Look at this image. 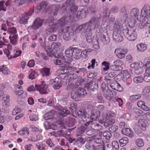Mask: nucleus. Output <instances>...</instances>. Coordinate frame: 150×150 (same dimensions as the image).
Returning a JSON list of instances; mask_svg holds the SVG:
<instances>
[{
    "instance_id": "1",
    "label": "nucleus",
    "mask_w": 150,
    "mask_h": 150,
    "mask_svg": "<svg viewBox=\"0 0 150 150\" xmlns=\"http://www.w3.org/2000/svg\"><path fill=\"white\" fill-rule=\"evenodd\" d=\"M86 90L84 88H79L75 91H72L71 94V98L76 101H79L87 94Z\"/></svg>"
},
{
    "instance_id": "2",
    "label": "nucleus",
    "mask_w": 150,
    "mask_h": 150,
    "mask_svg": "<svg viewBox=\"0 0 150 150\" xmlns=\"http://www.w3.org/2000/svg\"><path fill=\"white\" fill-rule=\"evenodd\" d=\"M70 29L69 27L66 26L62 30L63 32L64 33L63 38L65 40H69L74 35V30Z\"/></svg>"
},
{
    "instance_id": "3",
    "label": "nucleus",
    "mask_w": 150,
    "mask_h": 150,
    "mask_svg": "<svg viewBox=\"0 0 150 150\" xmlns=\"http://www.w3.org/2000/svg\"><path fill=\"white\" fill-rule=\"evenodd\" d=\"M8 32L10 33V35L9 39L10 40V42L13 45H16L17 43V38L18 35L16 34L17 30L15 27H12L8 29Z\"/></svg>"
},
{
    "instance_id": "4",
    "label": "nucleus",
    "mask_w": 150,
    "mask_h": 150,
    "mask_svg": "<svg viewBox=\"0 0 150 150\" xmlns=\"http://www.w3.org/2000/svg\"><path fill=\"white\" fill-rule=\"evenodd\" d=\"M67 141V143L72 144L73 145L79 147L81 146L85 142V140L81 137L77 138L76 140L75 139L69 137Z\"/></svg>"
},
{
    "instance_id": "5",
    "label": "nucleus",
    "mask_w": 150,
    "mask_h": 150,
    "mask_svg": "<svg viewBox=\"0 0 150 150\" xmlns=\"http://www.w3.org/2000/svg\"><path fill=\"white\" fill-rule=\"evenodd\" d=\"M99 19L96 17H92L88 23V27L89 30H93V28L99 27L100 23H99Z\"/></svg>"
},
{
    "instance_id": "6",
    "label": "nucleus",
    "mask_w": 150,
    "mask_h": 150,
    "mask_svg": "<svg viewBox=\"0 0 150 150\" xmlns=\"http://www.w3.org/2000/svg\"><path fill=\"white\" fill-rule=\"evenodd\" d=\"M35 87L36 90L39 91L40 93L42 94H47L48 93V86L45 84L44 81H42L40 85H38L36 84Z\"/></svg>"
},
{
    "instance_id": "7",
    "label": "nucleus",
    "mask_w": 150,
    "mask_h": 150,
    "mask_svg": "<svg viewBox=\"0 0 150 150\" xmlns=\"http://www.w3.org/2000/svg\"><path fill=\"white\" fill-rule=\"evenodd\" d=\"M34 7L31 8L28 11L25 13V15H23L20 19L19 22L20 23L25 24L27 23L29 16H31L34 12Z\"/></svg>"
},
{
    "instance_id": "8",
    "label": "nucleus",
    "mask_w": 150,
    "mask_h": 150,
    "mask_svg": "<svg viewBox=\"0 0 150 150\" xmlns=\"http://www.w3.org/2000/svg\"><path fill=\"white\" fill-rule=\"evenodd\" d=\"M75 113L78 115L79 117L81 118L82 120L84 121H87V119L89 117V115L87 114L85 109L84 108H80L78 110L75 111Z\"/></svg>"
},
{
    "instance_id": "9",
    "label": "nucleus",
    "mask_w": 150,
    "mask_h": 150,
    "mask_svg": "<svg viewBox=\"0 0 150 150\" xmlns=\"http://www.w3.org/2000/svg\"><path fill=\"white\" fill-rule=\"evenodd\" d=\"M61 81V79L57 77L54 79H51L49 83L50 84L53 85L52 87L54 89H58L62 86Z\"/></svg>"
},
{
    "instance_id": "10",
    "label": "nucleus",
    "mask_w": 150,
    "mask_h": 150,
    "mask_svg": "<svg viewBox=\"0 0 150 150\" xmlns=\"http://www.w3.org/2000/svg\"><path fill=\"white\" fill-rule=\"evenodd\" d=\"M45 21V19L40 18H37L34 21L31 25L32 28L35 30H37L41 27Z\"/></svg>"
},
{
    "instance_id": "11",
    "label": "nucleus",
    "mask_w": 150,
    "mask_h": 150,
    "mask_svg": "<svg viewBox=\"0 0 150 150\" xmlns=\"http://www.w3.org/2000/svg\"><path fill=\"white\" fill-rule=\"evenodd\" d=\"M98 88V84L93 81H91L86 85L85 89L90 91H93Z\"/></svg>"
},
{
    "instance_id": "12",
    "label": "nucleus",
    "mask_w": 150,
    "mask_h": 150,
    "mask_svg": "<svg viewBox=\"0 0 150 150\" xmlns=\"http://www.w3.org/2000/svg\"><path fill=\"white\" fill-rule=\"evenodd\" d=\"M138 26L140 29L149 28H150V18H147L146 17H144L143 22L140 23Z\"/></svg>"
},
{
    "instance_id": "13",
    "label": "nucleus",
    "mask_w": 150,
    "mask_h": 150,
    "mask_svg": "<svg viewBox=\"0 0 150 150\" xmlns=\"http://www.w3.org/2000/svg\"><path fill=\"white\" fill-rule=\"evenodd\" d=\"M112 37L114 41L117 42H120L123 40V37L122 35L121 31H113Z\"/></svg>"
},
{
    "instance_id": "14",
    "label": "nucleus",
    "mask_w": 150,
    "mask_h": 150,
    "mask_svg": "<svg viewBox=\"0 0 150 150\" xmlns=\"http://www.w3.org/2000/svg\"><path fill=\"white\" fill-rule=\"evenodd\" d=\"M146 17L147 18H150V5H145L142 8L141 16L142 17Z\"/></svg>"
},
{
    "instance_id": "15",
    "label": "nucleus",
    "mask_w": 150,
    "mask_h": 150,
    "mask_svg": "<svg viewBox=\"0 0 150 150\" xmlns=\"http://www.w3.org/2000/svg\"><path fill=\"white\" fill-rule=\"evenodd\" d=\"M75 47H70L68 48L65 52L67 60L71 62L73 60V54Z\"/></svg>"
},
{
    "instance_id": "16",
    "label": "nucleus",
    "mask_w": 150,
    "mask_h": 150,
    "mask_svg": "<svg viewBox=\"0 0 150 150\" xmlns=\"http://www.w3.org/2000/svg\"><path fill=\"white\" fill-rule=\"evenodd\" d=\"M67 21L66 18L64 17H62L57 21L55 24L53 23L52 24V25L55 27V29L56 30V29L61 28L62 27L65 25Z\"/></svg>"
},
{
    "instance_id": "17",
    "label": "nucleus",
    "mask_w": 150,
    "mask_h": 150,
    "mask_svg": "<svg viewBox=\"0 0 150 150\" xmlns=\"http://www.w3.org/2000/svg\"><path fill=\"white\" fill-rule=\"evenodd\" d=\"M120 19L123 21L126 22L127 19L128 15L127 14L125 7L123 6L122 7L120 10Z\"/></svg>"
},
{
    "instance_id": "18",
    "label": "nucleus",
    "mask_w": 150,
    "mask_h": 150,
    "mask_svg": "<svg viewBox=\"0 0 150 150\" xmlns=\"http://www.w3.org/2000/svg\"><path fill=\"white\" fill-rule=\"evenodd\" d=\"M11 1L9 0L5 2L4 1H1L0 2V11L3 10L4 11H6L7 9H9L11 6Z\"/></svg>"
},
{
    "instance_id": "19",
    "label": "nucleus",
    "mask_w": 150,
    "mask_h": 150,
    "mask_svg": "<svg viewBox=\"0 0 150 150\" xmlns=\"http://www.w3.org/2000/svg\"><path fill=\"white\" fill-rule=\"evenodd\" d=\"M127 52V50L123 49L121 48L115 49V52L118 58L122 59L125 57V54Z\"/></svg>"
},
{
    "instance_id": "20",
    "label": "nucleus",
    "mask_w": 150,
    "mask_h": 150,
    "mask_svg": "<svg viewBox=\"0 0 150 150\" xmlns=\"http://www.w3.org/2000/svg\"><path fill=\"white\" fill-rule=\"evenodd\" d=\"M48 5V3L46 1H44L37 5L35 8V12L38 14L42 10L45 9Z\"/></svg>"
},
{
    "instance_id": "21",
    "label": "nucleus",
    "mask_w": 150,
    "mask_h": 150,
    "mask_svg": "<svg viewBox=\"0 0 150 150\" xmlns=\"http://www.w3.org/2000/svg\"><path fill=\"white\" fill-rule=\"evenodd\" d=\"M137 37V35L136 31L134 29H132L130 31V32L128 33V36L127 38L129 40L133 41L135 40Z\"/></svg>"
},
{
    "instance_id": "22",
    "label": "nucleus",
    "mask_w": 150,
    "mask_h": 150,
    "mask_svg": "<svg viewBox=\"0 0 150 150\" xmlns=\"http://www.w3.org/2000/svg\"><path fill=\"white\" fill-rule=\"evenodd\" d=\"M88 23H85L84 24H82L81 25L78 26L77 28V30H79V32H81L82 33H84L86 34V31H89L91 30H89L88 28Z\"/></svg>"
},
{
    "instance_id": "23",
    "label": "nucleus",
    "mask_w": 150,
    "mask_h": 150,
    "mask_svg": "<svg viewBox=\"0 0 150 150\" xmlns=\"http://www.w3.org/2000/svg\"><path fill=\"white\" fill-rule=\"evenodd\" d=\"M138 123L141 129L143 131H145L146 130V127L149 125L147 121L145 120H139Z\"/></svg>"
},
{
    "instance_id": "24",
    "label": "nucleus",
    "mask_w": 150,
    "mask_h": 150,
    "mask_svg": "<svg viewBox=\"0 0 150 150\" xmlns=\"http://www.w3.org/2000/svg\"><path fill=\"white\" fill-rule=\"evenodd\" d=\"M69 9V13L71 16L72 15H76V13L78 9V6H76L74 4V5H70Z\"/></svg>"
},
{
    "instance_id": "25",
    "label": "nucleus",
    "mask_w": 150,
    "mask_h": 150,
    "mask_svg": "<svg viewBox=\"0 0 150 150\" xmlns=\"http://www.w3.org/2000/svg\"><path fill=\"white\" fill-rule=\"evenodd\" d=\"M144 64L141 62H139L138 65L135 68L134 70L135 74H141L144 70L143 67Z\"/></svg>"
},
{
    "instance_id": "26",
    "label": "nucleus",
    "mask_w": 150,
    "mask_h": 150,
    "mask_svg": "<svg viewBox=\"0 0 150 150\" xmlns=\"http://www.w3.org/2000/svg\"><path fill=\"white\" fill-rule=\"evenodd\" d=\"M92 30H90L89 31H86L85 35L86 41L88 43H91L93 42V41L94 39H93L91 37L92 36Z\"/></svg>"
},
{
    "instance_id": "27",
    "label": "nucleus",
    "mask_w": 150,
    "mask_h": 150,
    "mask_svg": "<svg viewBox=\"0 0 150 150\" xmlns=\"http://www.w3.org/2000/svg\"><path fill=\"white\" fill-rule=\"evenodd\" d=\"M81 50L77 47H75L73 54V57L75 59H79L81 57Z\"/></svg>"
},
{
    "instance_id": "28",
    "label": "nucleus",
    "mask_w": 150,
    "mask_h": 150,
    "mask_svg": "<svg viewBox=\"0 0 150 150\" xmlns=\"http://www.w3.org/2000/svg\"><path fill=\"white\" fill-rule=\"evenodd\" d=\"M87 13L86 11V8H82L80 11L79 10L77 12L76 14V16L78 18L81 16V18L85 17Z\"/></svg>"
},
{
    "instance_id": "29",
    "label": "nucleus",
    "mask_w": 150,
    "mask_h": 150,
    "mask_svg": "<svg viewBox=\"0 0 150 150\" xmlns=\"http://www.w3.org/2000/svg\"><path fill=\"white\" fill-rule=\"evenodd\" d=\"M40 72L43 76H47L50 74V69L46 67L40 69Z\"/></svg>"
},
{
    "instance_id": "30",
    "label": "nucleus",
    "mask_w": 150,
    "mask_h": 150,
    "mask_svg": "<svg viewBox=\"0 0 150 150\" xmlns=\"http://www.w3.org/2000/svg\"><path fill=\"white\" fill-rule=\"evenodd\" d=\"M44 126L45 129L46 130L48 129L54 130L56 128V127L54 124L50 123L47 121H46L44 123Z\"/></svg>"
},
{
    "instance_id": "31",
    "label": "nucleus",
    "mask_w": 150,
    "mask_h": 150,
    "mask_svg": "<svg viewBox=\"0 0 150 150\" xmlns=\"http://www.w3.org/2000/svg\"><path fill=\"white\" fill-rule=\"evenodd\" d=\"M115 122L114 119L108 117L104 121V125L106 127L110 126Z\"/></svg>"
},
{
    "instance_id": "32",
    "label": "nucleus",
    "mask_w": 150,
    "mask_h": 150,
    "mask_svg": "<svg viewBox=\"0 0 150 150\" xmlns=\"http://www.w3.org/2000/svg\"><path fill=\"white\" fill-rule=\"evenodd\" d=\"M100 114L99 112L97 111H92L90 116V118L91 119L97 120L100 116Z\"/></svg>"
},
{
    "instance_id": "33",
    "label": "nucleus",
    "mask_w": 150,
    "mask_h": 150,
    "mask_svg": "<svg viewBox=\"0 0 150 150\" xmlns=\"http://www.w3.org/2000/svg\"><path fill=\"white\" fill-rule=\"evenodd\" d=\"M54 111L51 110L50 112L47 113L44 115V118L45 120L52 119L53 120L54 118V116L53 113Z\"/></svg>"
},
{
    "instance_id": "34",
    "label": "nucleus",
    "mask_w": 150,
    "mask_h": 150,
    "mask_svg": "<svg viewBox=\"0 0 150 150\" xmlns=\"http://www.w3.org/2000/svg\"><path fill=\"white\" fill-rule=\"evenodd\" d=\"M137 47L139 51L143 52L146 50L147 46L146 44L141 43L137 45Z\"/></svg>"
},
{
    "instance_id": "35",
    "label": "nucleus",
    "mask_w": 150,
    "mask_h": 150,
    "mask_svg": "<svg viewBox=\"0 0 150 150\" xmlns=\"http://www.w3.org/2000/svg\"><path fill=\"white\" fill-rule=\"evenodd\" d=\"M96 7L94 6H91L88 7L87 10V12L88 13L93 15L96 12Z\"/></svg>"
},
{
    "instance_id": "36",
    "label": "nucleus",
    "mask_w": 150,
    "mask_h": 150,
    "mask_svg": "<svg viewBox=\"0 0 150 150\" xmlns=\"http://www.w3.org/2000/svg\"><path fill=\"white\" fill-rule=\"evenodd\" d=\"M87 129V127H85L84 126L81 125L79 127L77 130V134H83Z\"/></svg>"
},
{
    "instance_id": "37",
    "label": "nucleus",
    "mask_w": 150,
    "mask_h": 150,
    "mask_svg": "<svg viewBox=\"0 0 150 150\" xmlns=\"http://www.w3.org/2000/svg\"><path fill=\"white\" fill-rule=\"evenodd\" d=\"M136 144L138 147H141L144 145V143L142 139L138 138L135 141Z\"/></svg>"
},
{
    "instance_id": "38",
    "label": "nucleus",
    "mask_w": 150,
    "mask_h": 150,
    "mask_svg": "<svg viewBox=\"0 0 150 150\" xmlns=\"http://www.w3.org/2000/svg\"><path fill=\"white\" fill-rule=\"evenodd\" d=\"M123 80L126 81L127 79H129L131 76V75L127 70L123 71Z\"/></svg>"
},
{
    "instance_id": "39",
    "label": "nucleus",
    "mask_w": 150,
    "mask_h": 150,
    "mask_svg": "<svg viewBox=\"0 0 150 150\" xmlns=\"http://www.w3.org/2000/svg\"><path fill=\"white\" fill-rule=\"evenodd\" d=\"M130 14L135 17H137L139 14V10L137 8H133L130 12Z\"/></svg>"
},
{
    "instance_id": "40",
    "label": "nucleus",
    "mask_w": 150,
    "mask_h": 150,
    "mask_svg": "<svg viewBox=\"0 0 150 150\" xmlns=\"http://www.w3.org/2000/svg\"><path fill=\"white\" fill-rule=\"evenodd\" d=\"M0 70H1L3 73L4 74H8L10 73L8 68L4 65L1 67Z\"/></svg>"
},
{
    "instance_id": "41",
    "label": "nucleus",
    "mask_w": 150,
    "mask_h": 150,
    "mask_svg": "<svg viewBox=\"0 0 150 150\" xmlns=\"http://www.w3.org/2000/svg\"><path fill=\"white\" fill-rule=\"evenodd\" d=\"M55 27H53L52 25L50 26L49 28H47L45 31L46 34L49 35L51 34L54 31H55Z\"/></svg>"
},
{
    "instance_id": "42",
    "label": "nucleus",
    "mask_w": 150,
    "mask_h": 150,
    "mask_svg": "<svg viewBox=\"0 0 150 150\" xmlns=\"http://www.w3.org/2000/svg\"><path fill=\"white\" fill-rule=\"evenodd\" d=\"M119 142L121 145H123L122 146L126 145L128 142V139L126 137H124L119 140Z\"/></svg>"
},
{
    "instance_id": "43",
    "label": "nucleus",
    "mask_w": 150,
    "mask_h": 150,
    "mask_svg": "<svg viewBox=\"0 0 150 150\" xmlns=\"http://www.w3.org/2000/svg\"><path fill=\"white\" fill-rule=\"evenodd\" d=\"M143 81V77L141 76H139L137 77H134L133 79V81L134 82L138 83L142 82Z\"/></svg>"
},
{
    "instance_id": "44",
    "label": "nucleus",
    "mask_w": 150,
    "mask_h": 150,
    "mask_svg": "<svg viewBox=\"0 0 150 150\" xmlns=\"http://www.w3.org/2000/svg\"><path fill=\"white\" fill-rule=\"evenodd\" d=\"M85 147L88 150H95V146L90 143H86Z\"/></svg>"
},
{
    "instance_id": "45",
    "label": "nucleus",
    "mask_w": 150,
    "mask_h": 150,
    "mask_svg": "<svg viewBox=\"0 0 150 150\" xmlns=\"http://www.w3.org/2000/svg\"><path fill=\"white\" fill-rule=\"evenodd\" d=\"M103 136L105 137L106 139L109 140L110 139L112 135L110 132H109L107 131H106L103 132Z\"/></svg>"
},
{
    "instance_id": "46",
    "label": "nucleus",
    "mask_w": 150,
    "mask_h": 150,
    "mask_svg": "<svg viewBox=\"0 0 150 150\" xmlns=\"http://www.w3.org/2000/svg\"><path fill=\"white\" fill-rule=\"evenodd\" d=\"M133 111L134 113L137 114L138 116H142L144 114L141 110L137 108H133Z\"/></svg>"
},
{
    "instance_id": "47",
    "label": "nucleus",
    "mask_w": 150,
    "mask_h": 150,
    "mask_svg": "<svg viewBox=\"0 0 150 150\" xmlns=\"http://www.w3.org/2000/svg\"><path fill=\"white\" fill-rule=\"evenodd\" d=\"M141 97V95L140 94L134 95L131 96L130 97V99L132 101H134L136 100H137Z\"/></svg>"
},
{
    "instance_id": "48",
    "label": "nucleus",
    "mask_w": 150,
    "mask_h": 150,
    "mask_svg": "<svg viewBox=\"0 0 150 150\" xmlns=\"http://www.w3.org/2000/svg\"><path fill=\"white\" fill-rule=\"evenodd\" d=\"M27 0H15L14 2L17 6H19L23 4Z\"/></svg>"
},
{
    "instance_id": "49",
    "label": "nucleus",
    "mask_w": 150,
    "mask_h": 150,
    "mask_svg": "<svg viewBox=\"0 0 150 150\" xmlns=\"http://www.w3.org/2000/svg\"><path fill=\"white\" fill-rule=\"evenodd\" d=\"M118 127L115 125H112L108 128L109 131L112 133L115 132L118 129Z\"/></svg>"
},
{
    "instance_id": "50",
    "label": "nucleus",
    "mask_w": 150,
    "mask_h": 150,
    "mask_svg": "<svg viewBox=\"0 0 150 150\" xmlns=\"http://www.w3.org/2000/svg\"><path fill=\"white\" fill-rule=\"evenodd\" d=\"M78 0H67L65 6H68L70 5H74Z\"/></svg>"
},
{
    "instance_id": "51",
    "label": "nucleus",
    "mask_w": 150,
    "mask_h": 150,
    "mask_svg": "<svg viewBox=\"0 0 150 150\" xmlns=\"http://www.w3.org/2000/svg\"><path fill=\"white\" fill-rule=\"evenodd\" d=\"M101 65L105 67L103 68V71H107L109 69L110 63L108 62L104 61L102 63Z\"/></svg>"
},
{
    "instance_id": "52",
    "label": "nucleus",
    "mask_w": 150,
    "mask_h": 150,
    "mask_svg": "<svg viewBox=\"0 0 150 150\" xmlns=\"http://www.w3.org/2000/svg\"><path fill=\"white\" fill-rule=\"evenodd\" d=\"M98 37V41L100 42H102L105 44H107L105 39V36L103 34H100Z\"/></svg>"
},
{
    "instance_id": "53",
    "label": "nucleus",
    "mask_w": 150,
    "mask_h": 150,
    "mask_svg": "<svg viewBox=\"0 0 150 150\" xmlns=\"http://www.w3.org/2000/svg\"><path fill=\"white\" fill-rule=\"evenodd\" d=\"M132 29H130L129 30L128 28H126L125 29H124L122 30V33L126 38H127L128 36V33L129 34V33L130 31H131Z\"/></svg>"
},
{
    "instance_id": "54",
    "label": "nucleus",
    "mask_w": 150,
    "mask_h": 150,
    "mask_svg": "<svg viewBox=\"0 0 150 150\" xmlns=\"http://www.w3.org/2000/svg\"><path fill=\"white\" fill-rule=\"evenodd\" d=\"M75 120L74 118L70 117L69 119L68 123L69 126L70 127L73 126L75 123Z\"/></svg>"
},
{
    "instance_id": "55",
    "label": "nucleus",
    "mask_w": 150,
    "mask_h": 150,
    "mask_svg": "<svg viewBox=\"0 0 150 150\" xmlns=\"http://www.w3.org/2000/svg\"><path fill=\"white\" fill-rule=\"evenodd\" d=\"M118 83V82L117 81H115L111 83L110 86L113 89L117 91Z\"/></svg>"
},
{
    "instance_id": "56",
    "label": "nucleus",
    "mask_w": 150,
    "mask_h": 150,
    "mask_svg": "<svg viewBox=\"0 0 150 150\" xmlns=\"http://www.w3.org/2000/svg\"><path fill=\"white\" fill-rule=\"evenodd\" d=\"M112 145L113 147L116 150L119 148V145L117 141H113L112 142Z\"/></svg>"
},
{
    "instance_id": "57",
    "label": "nucleus",
    "mask_w": 150,
    "mask_h": 150,
    "mask_svg": "<svg viewBox=\"0 0 150 150\" xmlns=\"http://www.w3.org/2000/svg\"><path fill=\"white\" fill-rule=\"evenodd\" d=\"M57 35L52 34L48 38V40L50 41H55L57 40Z\"/></svg>"
},
{
    "instance_id": "58",
    "label": "nucleus",
    "mask_w": 150,
    "mask_h": 150,
    "mask_svg": "<svg viewBox=\"0 0 150 150\" xmlns=\"http://www.w3.org/2000/svg\"><path fill=\"white\" fill-rule=\"evenodd\" d=\"M9 100V99H7V100H6L5 98L4 97L3 98L2 103L4 106L6 107L8 106Z\"/></svg>"
},
{
    "instance_id": "59",
    "label": "nucleus",
    "mask_w": 150,
    "mask_h": 150,
    "mask_svg": "<svg viewBox=\"0 0 150 150\" xmlns=\"http://www.w3.org/2000/svg\"><path fill=\"white\" fill-rule=\"evenodd\" d=\"M131 131V130L129 128H127L123 129L121 130V132L123 134L126 135L127 134L129 133Z\"/></svg>"
},
{
    "instance_id": "60",
    "label": "nucleus",
    "mask_w": 150,
    "mask_h": 150,
    "mask_svg": "<svg viewBox=\"0 0 150 150\" xmlns=\"http://www.w3.org/2000/svg\"><path fill=\"white\" fill-rule=\"evenodd\" d=\"M105 107L102 105H100L98 106L97 110L98 112H99L100 114L101 112H102L104 110Z\"/></svg>"
},
{
    "instance_id": "61",
    "label": "nucleus",
    "mask_w": 150,
    "mask_h": 150,
    "mask_svg": "<svg viewBox=\"0 0 150 150\" xmlns=\"http://www.w3.org/2000/svg\"><path fill=\"white\" fill-rule=\"evenodd\" d=\"M106 84L105 82H103L101 85V88L102 91L103 92H108V90L106 89Z\"/></svg>"
},
{
    "instance_id": "62",
    "label": "nucleus",
    "mask_w": 150,
    "mask_h": 150,
    "mask_svg": "<svg viewBox=\"0 0 150 150\" xmlns=\"http://www.w3.org/2000/svg\"><path fill=\"white\" fill-rule=\"evenodd\" d=\"M144 62L145 63V64L144 66L146 67L148 66L150 67V57H147L144 60Z\"/></svg>"
},
{
    "instance_id": "63",
    "label": "nucleus",
    "mask_w": 150,
    "mask_h": 150,
    "mask_svg": "<svg viewBox=\"0 0 150 150\" xmlns=\"http://www.w3.org/2000/svg\"><path fill=\"white\" fill-rule=\"evenodd\" d=\"M30 120L31 121H36L38 119L37 115L34 114H33L29 116Z\"/></svg>"
},
{
    "instance_id": "64",
    "label": "nucleus",
    "mask_w": 150,
    "mask_h": 150,
    "mask_svg": "<svg viewBox=\"0 0 150 150\" xmlns=\"http://www.w3.org/2000/svg\"><path fill=\"white\" fill-rule=\"evenodd\" d=\"M118 11V8L117 6L112 7L110 10V12L112 13H116Z\"/></svg>"
}]
</instances>
